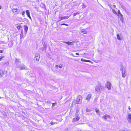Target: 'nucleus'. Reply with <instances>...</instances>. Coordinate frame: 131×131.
<instances>
[{"mask_svg":"<svg viewBox=\"0 0 131 131\" xmlns=\"http://www.w3.org/2000/svg\"><path fill=\"white\" fill-rule=\"evenodd\" d=\"M120 70L122 71V73L123 77L124 78L126 75V68L123 65L121 64L120 66Z\"/></svg>","mask_w":131,"mask_h":131,"instance_id":"f257e3e1","label":"nucleus"},{"mask_svg":"<svg viewBox=\"0 0 131 131\" xmlns=\"http://www.w3.org/2000/svg\"><path fill=\"white\" fill-rule=\"evenodd\" d=\"M104 89V87L100 84H98L95 87V91L97 92H101Z\"/></svg>","mask_w":131,"mask_h":131,"instance_id":"f03ea898","label":"nucleus"},{"mask_svg":"<svg viewBox=\"0 0 131 131\" xmlns=\"http://www.w3.org/2000/svg\"><path fill=\"white\" fill-rule=\"evenodd\" d=\"M82 99V96L80 95H79L76 100L75 103L76 104H79L81 103Z\"/></svg>","mask_w":131,"mask_h":131,"instance_id":"7ed1b4c3","label":"nucleus"},{"mask_svg":"<svg viewBox=\"0 0 131 131\" xmlns=\"http://www.w3.org/2000/svg\"><path fill=\"white\" fill-rule=\"evenodd\" d=\"M15 64L16 68H19L20 67L21 65V62L19 59H16L15 60Z\"/></svg>","mask_w":131,"mask_h":131,"instance_id":"20e7f679","label":"nucleus"},{"mask_svg":"<svg viewBox=\"0 0 131 131\" xmlns=\"http://www.w3.org/2000/svg\"><path fill=\"white\" fill-rule=\"evenodd\" d=\"M103 118L105 121L109 122L111 121V118L109 115L107 114L103 116Z\"/></svg>","mask_w":131,"mask_h":131,"instance_id":"39448f33","label":"nucleus"},{"mask_svg":"<svg viewBox=\"0 0 131 131\" xmlns=\"http://www.w3.org/2000/svg\"><path fill=\"white\" fill-rule=\"evenodd\" d=\"M105 85L107 86L108 90H110L111 89L112 85L110 81H108L107 82V83L105 84Z\"/></svg>","mask_w":131,"mask_h":131,"instance_id":"423d86ee","label":"nucleus"},{"mask_svg":"<svg viewBox=\"0 0 131 131\" xmlns=\"http://www.w3.org/2000/svg\"><path fill=\"white\" fill-rule=\"evenodd\" d=\"M117 39L119 40H122L123 38V37L121 33L118 34L117 35Z\"/></svg>","mask_w":131,"mask_h":131,"instance_id":"0eeeda50","label":"nucleus"},{"mask_svg":"<svg viewBox=\"0 0 131 131\" xmlns=\"http://www.w3.org/2000/svg\"><path fill=\"white\" fill-rule=\"evenodd\" d=\"M40 57V55L38 54H35V57L34 58V59L35 61H37L38 62L39 59Z\"/></svg>","mask_w":131,"mask_h":131,"instance_id":"6e6552de","label":"nucleus"},{"mask_svg":"<svg viewBox=\"0 0 131 131\" xmlns=\"http://www.w3.org/2000/svg\"><path fill=\"white\" fill-rule=\"evenodd\" d=\"M118 17L120 18V19L122 21V22H123V21L124 20V18L123 17V16L122 14L121 13L120 14L117 15Z\"/></svg>","mask_w":131,"mask_h":131,"instance_id":"1a4fd4ad","label":"nucleus"},{"mask_svg":"<svg viewBox=\"0 0 131 131\" xmlns=\"http://www.w3.org/2000/svg\"><path fill=\"white\" fill-rule=\"evenodd\" d=\"M63 42L67 44L68 45H73V43H74V41L72 42H70V41H68V42H65L63 41Z\"/></svg>","mask_w":131,"mask_h":131,"instance_id":"9d476101","label":"nucleus"},{"mask_svg":"<svg viewBox=\"0 0 131 131\" xmlns=\"http://www.w3.org/2000/svg\"><path fill=\"white\" fill-rule=\"evenodd\" d=\"M80 118V117L78 116L76 118H74L73 119L72 121L74 122L78 121L79 120Z\"/></svg>","mask_w":131,"mask_h":131,"instance_id":"9b49d317","label":"nucleus"},{"mask_svg":"<svg viewBox=\"0 0 131 131\" xmlns=\"http://www.w3.org/2000/svg\"><path fill=\"white\" fill-rule=\"evenodd\" d=\"M87 33V31L85 30V29H82L81 31L80 34H84Z\"/></svg>","mask_w":131,"mask_h":131,"instance_id":"f8f14e48","label":"nucleus"},{"mask_svg":"<svg viewBox=\"0 0 131 131\" xmlns=\"http://www.w3.org/2000/svg\"><path fill=\"white\" fill-rule=\"evenodd\" d=\"M24 27L25 34H26L28 29V27L27 26L25 25H24Z\"/></svg>","mask_w":131,"mask_h":131,"instance_id":"ddd939ff","label":"nucleus"},{"mask_svg":"<svg viewBox=\"0 0 131 131\" xmlns=\"http://www.w3.org/2000/svg\"><path fill=\"white\" fill-rule=\"evenodd\" d=\"M19 68H20V69L21 70L25 69L26 68L25 66L23 64H22L21 65L20 67Z\"/></svg>","mask_w":131,"mask_h":131,"instance_id":"4468645a","label":"nucleus"},{"mask_svg":"<svg viewBox=\"0 0 131 131\" xmlns=\"http://www.w3.org/2000/svg\"><path fill=\"white\" fill-rule=\"evenodd\" d=\"M13 45V41H10L8 43V46L10 47H12Z\"/></svg>","mask_w":131,"mask_h":131,"instance_id":"2eb2a0df","label":"nucleus"},{"mask_svg":"<svg viewBox=\"0 0 131 131\" xmlns=\"http://www.w3.org/2000/svg\"><path fill=\"white\" fill-rule=\"evenodd\" d=\"M91 94H89L86 97V100L89 101L90 99L91 98Z\"/></svg>","mask_w":131,"mask_h":131,"instance_id":"dca6fc26","label":"nucleus"},{"mask_svg":"<svg viewBox=\"0 0 131 131\" xmlns=\"http://www.w3.org/2000/svg\"><path fill=\"white\" fill-rule=\"evenodd\" d=\"M128 121L129 122H130L131 121V114H129L127 118Z\"/></svg>","mask_w":131,"mask_h":131,"instance_id":"f3484780","label":"nucleus"},{"mask_svg":"<svg viewBox=\"0 0 131 131\" xmlns=\"http://www.w3.org/2000/svg\"><path fill=\"white\" fill-rule=\"evenodd\" d=\"M18 9L17 8H14L12 10V12L14 13L15 14H17Z\"/></svg>","mask_w":131,"mask_h":131,"instance_id":"a211bd4d","label":"nucleus"},{"mask_svg":"<svg viewBox=\"0 0 131 131\" xmlns=\"http://www.w3.org/2000/svg\"><path fill=\"white\" fill-rule=\"evenodd\" d=\"M4 72L3 71L0 70V77H2L3 76Z\"/></svg>","mask_w":131,"mask_h":131,"instance_id":"6ab92c4d","label":"nucleus"},{"mask_svg":"<svg viewBox=\"0 0 131 131\" xmlns=\"http://www.w3.org/2000/svg\"><path fill=\"white\" fill-rule=\"evenodd\" d=\"M70 16H64L63 17H61L62 19H68Z\"/></svg>","mask_w":131,"mask_h":131,"instance_id":"aec40b11","label":"nucleus"},{"mask_svg":"<svg viewBox=\"0 0 131 131\" xmlns=\"http://www.w3.org/2000/svg\"><path fill=\"white\" fill-rule=\"evenodd\" d=\"M26 14L27 16H29L30 17V12L29 10H26Z\"/></svg>","mask_w":131,"mask_h":131,"instance_id":"412c9836","label":"nucleus"},{"mask_svg":"<svg viewBox=\"0 0 131 131\" xmlns=\"http://www.w3.org/2000/svg\"><path fill=\"white\" fill-rule=\"evenodd\" d=\"M81 61H85V62H91V63H92V61H91L89 60H86L85 59H81Z\"/></svg>","mask_w":131,"mask_h":131,"instance_id":"4be33fe9","label":"nucleus"},{"mask_svg":"<svg viewBox=\"0 0 131 131\" xmlns=\"http://www.w3.org/2000/svg\"><path fill=\"white\" fill-rule=\"evenodd\" d=\"M112 11L115 14L117 15V13L115 11V9H112Z\"/></svg>","mask_w":131,"mask_h":131,"instance_id":"5701e85b","label":"nucleus"},{"mask_svg":"<svg viewBox=\"0 0 131 131\" xmlns=\"http://www.w3.org/2000/svg\"><path fill=\"white\" fill-rule=\"evenodd\" d=\"M58 19L59 20L58 21V22H59V21L62 20L61 17H59L58 18Z\"/></svg>","mask_w":131,"mask_h":131,"instance_id":"b1692460","label":"nucleus"},{"mask_svg":"<svg viewBox=\"0 0 131 131\" xmlns=\"http://www.w3.org/2000/svg\"><path fill=\"white\" fill-rule=\"evenodd\" d=\"M63 66V65L62 64H60L59 65V67L60 68H62Z\"/></svg>","mask_w":131,"mask_h":131,"instance_id":"393cba45","label":"nucleus"},{"mask_svg":"<svg viewBox=\"0 0 131 131\" xmlns=\"http://www.w3.org/2000/svg\"><path fill=\"white\" fill-rule=\"evenodd\" d=\"M60 25H66L67 26H68V24H64V23L61 24H60Z\"/></svg>","mask_w":131,"mask_h":131,"instance_id":"a878e982","label":"nucleus"},{"mask_svg":"<svg viewBox=\"0 0 131 131\" xmlns=\"http://www.w3.org/2000/svg\"><path fill=\"white\" fill-rule=\"evenodd\" d=\"M23 37V35L21 34H21L20 35V39H22V38Z\"/></svg>","mask_w":131,"mask_h":131,"instance_id":"bb28decb","label":"nucleus"},{"mask_svg":"<svg viewBox=\"0 0 131 131\" xmlns=\"http://www.w3.org/2000/svg\"><path fill=\"white\" fill-rule=\"evenodd\" d=\"M4 56L1 57L0 58V61H1V60H2V59L4 58Z\"/></svg>","mask_w":131,"mask_h":131,"instance_id":"cd10ccee","label":"nucleus"},{"mask_svg":"<svg viewBox=\"0 0 131 131\" xmlns=\"http://www.w3.org/2000/svg\"><path fill=\"white\" fill-rule=\"evenodd\" d=\"M95 111L96 112V113H99V110L97 109V108H96V109H95Z\"/></svg>","mask_w":131,"mask_h":131,"instance_id":"c85d7f7f","label":"nucleus"},{"mask_svg":"<svg viewBox=\"0 0 131 131\" xmlns=\"http://www.w3.org/2000/svg\"><path fill=\"white\" fill-rule=\"evenodd\" d=\"M57 104V103L56 102L52 104V106H55Z\"/></svg>","mask_w":131,"mask_h":131,"instance_id":"c756f323","label":"nucleus"},{"mask_svg":"<svg viewBox=\"0 0 131 131\" xmlns=\"http://www.w3.org/2000/svg\"><path fill=\"white\" fill-rule=\"evenodd\" d=\"M86 112H88L91 111V110L90 109H88L87 108L86 110Z\"/></svg>","mask_w":131,"mask_h":131,"instance_id":"7c9ffc66","label":"nucleus"},{"mask_svg":"<svg viewBox=\"0 0 131 131\" xmlns=\"http://www.w3.org/2000/svg\"><path fill=\"white\" fill-rule=\"evenodd\" d=\"M21 12H20V11L19 10V9H18L17 10V14H21Z\"/></svg>","mask_w":131,"mask_h":131,"instance_id":"2f4dec72","label":"nucleus"},{"mask_svg":"<svg viewBox=\"0 0 131 131\" xmlns=\"http://www.w3.org/2000/svg\"><path fill=\"white\" fill-rule=\"evenodd\" d=\"M55 122L51 121V122L50 124L51 125H53L55 124Z\"/></svg>","mask_w":131,"mask_h":131,"instance_id":"473e14b6","label":"nucleus"},{"mask_svg":"<svg viewBox=\"0 0 131 131\" xmlns=\"http://www.w3.org/2000/svg\"><path fill=\"white\" fill-rule=\"evenodd\" d=\"M117 14H121L120 10H118V13H117Z\"/></svg>","mask_w":131,"mask_h":131,"instance_id":"72a5a7b5","label":"nucleus"},{"mask_svg":"<svg viewBox=\"0 0 131 131\" xmlns=\"http://www.w3.org/2000/svg\"><path fill=\"white\" fill-rule=\"evenodd\" d=\"M22 15L23 16H24L25 12L24 11H23L22 13Z\"/></svg>","mask_w":131,"mask_h":131,"instance_id":"f704fd0d","label":"nucleus"},{"mask_svg":"<svg viewBox=\"0 0 131 131\" xmlns=\"http://www.w3.org/2000/svg\"><path fill=\"white\" fill-rule=\"evenodd\" d=\"M3 50H0V53H3Z\"/></svg>","mask_w":131,"mask_h":131,"instance_id":"c9c22d12","label":"nucleus"},{"mask_svg":"<svg viewBox=\"0 0 131 131\" xmlns=\"http://www.w3.org/2000/svg\"><path fill=\"white\" fill-rule=\"evenodd\" d=\"M119 131H127L126 130H125V129H122L120 130Z\"/></svg>","mask_w":131,"mask_h":131,"instance_id":"e433bc0d","label":"nucleus"},{"mask_svg":"<svg viewBox=\"0 0 131 131\" xmlns=\"http://www.w3.org/2000/svg\"><path fill=\"white\" fill-rule=\"evenodd\" d=\"M77 14V13H74L73 14V16L74 17L75 16H76V15Z\"/></svg>","mask_w":131,"mask_h":131,"instance_id":"4c0bfd02","label":"nucleus"},{"mask_svg":"<svg viewBox=\"0 0 131 131\" xmlns=\"http://www.w3.org/2000/svg\"><path fill=\"white\" fill-rule=\"evenodd\" d=\"M113 7H114V8H116V6L115 5H113Z\"/></svg>","mask_w":131,"mask_h":131,"instance_id":"58836bf2","label":"nucleus"},{"mask_svg":"<svg viewBox=\"0 0 131 131\" xmlns=\"http://www.w3.org/2000/svg\"><path fill=\"white\" fill-rule=\"evenodd\" d=\"M36 0V2H39L40 1V0Z\"/></svg>","mask_w":131,"mask_h":131,"instance_id":"ea45409f","label":"nucleus"},{"mask_svg":"<svg viewBox=\"0 0 131 131\" xmlns=\"http://www.w3.org/2000/svg\"><path fill=\"white\" fill-rule=\"evenodd\" d=\"M59 66L58 65H56V68H58V67Z\"/></svg>","mask_w":131,"mask_h":131,"instance_id":"a19ab883","label":"nucleus"},{"mask_svg":"<svg viewBox=\"0 0 131 131\" xmlns=\"http://www.w3.org/2000/svg\"><path fill=\"white\" fill-rule=\"evenodd\" d=\"M3 115L5 116H7L6 114L5 113H4V114H3Z\"/></svg>","mask_w":131,"mask_h":131,"instance_id":"79ce46f5","label":"nucleus"},{"mask_svg":"<svg viewBox=\"0 0 131 131\" xmlns=\"http://www.w3.org/2000/svg\"><path fill=\"white\" fill-rule=\"evenodd\" d=\"M128 109L129 110H130V106H129L128 107Z\"/></svg>","mask_w":131,"mask_h":131,"instance_id":"37998d69","label":"nucleus"},{"mask_svg":"<svg viewBox=\"0 0 131 131\" xmlns=\"http://www.w3.org/2000/svg\"><path fill=\"white\" fill-rule=\"evenodd\" d=\"M28 17L30 19H31V18L30 16V17L29 16H28Z\"/></svg>","mask_w":131,"mask_h":131,"instance_id":"c03bdc74","label":"nucleus"},{"mask_svg":"<svg viewBox=\"0 0 131 131\" xmlns=\"http://www.w3.org/2000/svg\"><path fill=\"white\" fill-rule=\"evenodd\" d=\"M88 126H91V125L90 124H88Z\"/></svg>","mask_w":131,"mask_h":131,"instance_id":"a18cd8bd","label":"nucleus"},{"mask_svg":"<svg viewBox=\"0 0 131 131\" xmlns=\"http://www.w3.org/2000/svg\"><path fill=\"white\" fill-rule=\"evenodd\" d=\"M76 54L77 55H79V54L78 53H76Z\"/></svg>","mask_w":131,"mask_h":131,"instance_id":"49530a36","label":"nucleus"},{"mask_svg":"<svg viewBox=\"0 0 131 131\" xmlns=\"http://www.w3.org/2000/svg\"><path fill=\"white\" fill-rule=\"evenodd\" d=\"M1 7L0 6V9H1Z\"/></svg>","mask_w":131,"mask_h":131,"instance_id":"de8ad7c7","label":"nucleus"},{"mask_svg":"<svg viewBox=\"0 0 131 131\" xmlns=\"http://www.w3.org/2000/svg\"><path fill=\"white\" fill-rule=\"evenodd\" d=\"M86 7V6H85V7Z\"/></svg>","mask_w":131,"mask_h":131,"instance_id":"09e8293b","label":"nucleus"}]
</instances>
